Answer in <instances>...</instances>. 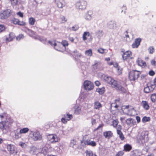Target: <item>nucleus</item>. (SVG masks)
<instances>
[{
    "mask_svg": "<svg viewBox=\"0 0 156 156\" xmlns=\"http://www.w3.org/2000/svg\"><path fill=\"white\" fill-rule=\"evenodd\" d=\"M104 79L105 81L111 85L112 87L116 90L123 93L126 92V90L119 83L114 80L112 77L107 75H105L104 77Z\"/></svg>",
    "mask_w": 156,
    "mask_h": 156,
    "instance_id": "nucleus-1",
    "label": "nucleus"
},
{
    "mask_svg": "<svg viewBox=\"0 0 156 156\" xmlns=\"http://www.w3.org/2000/svg\"><path fill=\"white\" fill-rule=\"evenodd\" d=\"M23 30L26 33L30 36L33 37L35 39H38L41 41L45 43L46 39L43 37H41L38 35L35 34L34 32L32 30L27 28H25L23 29Z\"/></svg>",
    "mask_w": 156,
    "mask_h": 156,
    "instance_id": "nucleus-2",
    "label": "nucleus"
},
{
    "mask_svg": "<svg viewBox=\"0 0 156 156\" xmlns=\"http://www.w3.org/2000/svg\"><path fill=\"white\" fill-rule=\"evenodd\" d=\"M122 110L124 114L129 116H134L136 114V111L133 108H129L127 106L123 108Z\"/></svg>",
    "mask_w": 156,
    "mask_h": 156,
    "instance_id": "nucleus-3",
    "label": "nucleus"
},
{
    "mask_svg": "<svg viewBox=\"0 0 156 156\" xmlns=\"http://www.w3.org/2000/svg\"><path fill=\"white\" fill-rule=\"evenodd\" d=\"M30 135H31V138L34 141H38L41 140L42 135L38 131L31 132Z\"/></svg>",
    "mask_w": 156,
    "mask_h": 156,
    "instance_id": "nucleus-4",
    "label": "nucleus"
},
{
    "mask_svg": "<svg viewBox=\"0 0 156 156\" xmlns=\"http://www.w3.org/2000/svg\"><path fill=\"white\" fill-rule=\"evenodd\" d=\"M48 42L56 50L61 52L64 51L62 49V47L58 45L61 43L55 40L49 41Z\"/></svg>",
    "mask_w": 156,
    "mask_h": 156,
    "instance_id": "nucleus-5",
    "label": "nucleus"
},
{
    "mask_svg": "<svg viewBox=\"0 0 156 156\" xmlns=\"http://www.w3.org/2000/svg\"><path fill=\"white\" fill-rule=\"evenodd\" d=\"M140 74V72L137 70L131 71L129 73V78L131 81L134 80L138 78Z\"/></svg>",
    "mask_w": 156,
    "mask_h": 156,
    "instance_id": "nucleus-6",
    "label": "nucleus"
},
{
    "mask_svg": "<svg viewBox=\"0 0 156 156\" xmlns=\"http://www.w3.org/2000/svg\"><path fill=\"white\" fill-rule=\"evenodd\" d=\"M87 5V2L84 0H80L76 3V6L80 9H85Z\"/></svg>",
    "mask_w": 156,
    "mask_h": 156,
    "instance_id": "nucleus-7",
    "label": "nucleus"
},
{
    "mask_svg": "<svg viewBox=\"0 0 156 156\" xmlns=\"http://www.w3.org/2000/svg\"><path fill=\"white\" fill-rule=\"evenodd\" d=\"M11 126L10 123L8 122H0V129H1L3 132H5L8 130L9 127Z\"/></svg>",
    "mask_w": 156,
    "mask_h": 156,
    "instance_id": "nucleus-8",
    "label": "nucleus"
},
{
    "mask_svg": "<svg viewBox=\"0 0 156 156\" xmlns=\"http://www.w3.org/2000/svg\"><path fill=\"white\" fill-rule=\"evenodd\" d=\"M47 138L48 140L51 143H57L58 141V138L56 134H49L47 136Z\"/></svg>",
    "mask_w": 156,
    "mask_h": 156,
    "instance_id": "nucleus-9",
    "label": "nucleus"
},
{
    "mask_svg": "<svg viewBox=\"0 0 156 156\" xmlns=\"http://www.w3.org/2000/svg\"><path fill=\"white\" fill-rule=\"evenodd\" d=\"M154 85L151 82L148 83L147 86L145 87L144 89V91L146 93H149L152 91L155 88Z\"/></svg>",
    "mask_w": 156,
    "mask_h": 156,
    "instance_id": "nucleus-10",
    "label": "nucleus"
},
{
    "mask_svg": "<svg viewBox=\"0 0 156 156\" xmlns=\"http://www.w3.org/2000/svg\"><path fill=\"white\" fill-rule=\"evenodd\" d=\"M84 87L85 90H90L94 88L93 83L90 81L86 80L83 83Z\"/></svg>",
    "mask_w": 156,
    "mask_h": 156,
    "instance_id": "nucleus-11",
    "label": "nucleus"
},
{
    "mask_svg": "<svg viewBox=\"0 0 156 156\" xmlns=\"http://www.w3.org/2000/svg\"><path fill=\"white\" fill-rule=\"evenodd\" d=\"M11 10L9 9L3 11L0 13V18L2 19H6L11 15Z\"/></svg>",
    "mask_w": 156,
    "mask_h": 156,
    "instance_id": "nucleus-12",
    "label": "nucleus"
},
{
    "mask_svg": "<svg viewBox=\"0 0 156 156\" xmlns=\"http://www.w3.org/2000/svg\"><path fill=\"white\" fill-rule=\"evenodd\" d=\"M132 53L131 51H127L123 53L122 55V58L123 61H127V60L132 58Z\"/></svg>",
    "mask_w": 156,
    "mask_h": 156,
    "instance_id": "nucleus-13",
    "label": "nucleus"
},
{
    "mask_svg": "<svg viewBox=\"0 0 156 156\" xmlns=\"http://www.w3.org/2000/svg\"><path fill=\"white\" fill-rule=\"evenodd\" d=\"M57 7L59 9H62L66 5L65 0H55Z\"/></svg>",
    "mask_w": 156,
    "mask_h": 156,
    "instance_id": "nucleus-14",
    "label": "nucleus"
},
{
    "mask_svg": "<svg viewBox=\"0 0 156 156\" xmlns=\"http://www.w3.org/2000/svg\"><path fill=\"white\" fill-rule=\"evenodd\" d=\"M93 17V13L92 11H87L84 16L85 19L87 21H90Z\"/></svg>",
    "mask_w": 156,
    "mask_h": 156,
    "instance_id": "nucleus-15",
    "label": "nucleus"
},
{
    "mask_svg": "<svg viewBox=\"0 0 156 156\" xmlns=\"http://www.w3.org/2000/svg\"><path fill=\"white\" fill-rule=\"evenodd\" d=\"M7 149L11 154H16V151L14 146L12 145L9 144L7 145Z\"/></svg>",
    "mask_w": 156,
    "mask_h": 156,
    "instance_id": "nucleus-16",
    "label": "nucleus"
},
{
    "mask_svg": "<svg viewBox=\"0 0 156 156\" xmlns=\"http://www.w3.org/2000/svg\"><path fill=\"white\" fill-rule=\"evenodd\" d=\"M74 113L76 115L80 114L81 112V107L78 104L76 105L74 107Z\"/></svg>",
    "mask_w": 156,
    "mask_h": 156,
    "instance_id": "nucleus-17",
    "label": "nucleus"
},
{
    "mask_svg": "<svg viewBox=\"0 0 156 156\" xmlns=\"http://www.w3.org/2000/svg\"><path fill=\"white\" fill-rule=\"evenodd\" d=\"M141 41V39L140 38L136 39L134 43L132 44V48H137L140 45Z\"/></svg>",
    "mask_w": 156,
    "mask_h": 156,
    "instance_id": "nucleus-18",
    "label": "nucleus"
},
{
    "mask_svg": "<svg viewBox=\"0 0 156 156\" xmlns=\"http://www.w3.org/2000/svg\"><path fill=\"white\" fill-rule=\"evenodd\" d=\"M126 123L127 125L132 126L136 124V122L135 120L131 118H129L126 120Z\"/></svg>",
    "mask_w": 156,
    "mask_h": 156,
    "instance_id": "nucleus-19",
    "label": "nucleus"
},
{
    "mask_svg": "<svg viewBox=\"0 0 156 156\" xmlns=\"http://www.w3.org/2000/svg\"><path fill=\"white\" fill-rule=\"evenodd\" d=\"M142 154V152L138 150H135L131 152L132 156H140Z\"/></svg>",
    "mask_w": 156,
    "mask_h": 156,
    "instance_id": "nucleus-20",
    "label": "nucleus"
},
{
    "mask_svg": "<svg viewBox=\"0 0 156 156\" xmlns=\"http://www.w3.org/2000/svg\"><path fill=\"white\" fill-rule=\"evenodd\" d=\"M102 107L101 104L98 101H96L94 103V108L97 110H99Z\"/></svg>",
    "mask_w": 156,
    "mask_h": 156,
    "instance_id": "nucleus-21",
    "label": "nucleus"
},
{
    "mask_svg": "<svg viewBox=\"0 0 156 156\" xmlns=\"http://www.w3.org/2000/svg\"><path fill=\"white\" fill-rule=\"evenodd\" d=\"M136 62L138 65L140 66L145 67L146 66V64L145 62L140 58H138L136 60Z\"/></svg>",
    "mask_w": 156,
    "mask_h": 156,
    "instance_id": "nucleus-22",
    "label": "nucleus"
},
{
    "mask_svg": "<svg viewBox=\"0 0 156 156\" xmlns=\"http://www.w3.org/2000/svg\"><path fill=\"white\" fill-rule=\"evenodd\" d=\"M59 45L62 46L63 50L65 51L66 50V47L68 45V43L66 41L64 40L62 41L61 43H59Z\"/></svg>",
    "mask_w": 156,
    "mask_h": 156,
    "instance_id": "nucleus-23",
    "label": "nucleus"
},
{
    "mask_svg": "<svg viewBox=\"0 0 156 156\" xmlns=\"http://www.w3.org/2000/svg\"><path fill=\"white\" fill-rule=\"evenodd\" d=\"M103 135L105 138L109 139L112 136V133L111 131H108L104 132Z\"/></svg>",
    "mask_w": 156,
    "mask_h": 156,
    "instance_id": "nucleus-24",
    "label": "nucleus"
},
{
    "mask_svg": "<svg viewBox=\"0 0 156 156\" xmlns=\"http://www.w3.org/2000/svg\"><path fill=\"white\" fill-rule=\"evenodd\" d=\"M144 135H141L137 139V142L140 144H143L145 142Z\"/></svg>",
    "mask_w": 156,
    "mask_h": 156,
    "instance_id": "nucleus-25",
    "label": "nucleus"
},
{
    "mask_svg": "<svg viewBox=\"0 0 156 156\" xmlns=\"http://www.w3.org/2000/svg\"><path fill=\"white\" fill-rule=\"evenodd\" d=\"M85 143L86 145H90L93 147L95 146L96 145V144L95 142L90 140H87L85 142Z\"/></svg>",
    "mask_w": 156,
    "mask_h": 156,
    "instance_id": "nucleus-26",
    "label": "nucleus"
},
{
    "mask_svg": "<svg viewBox=\"0 0 156 156\" xmlns=\"http://www.w3.org/2000/svg\"><path fill=\"white\" fill-rule=\"evenodd\" d=\"M141 104L142 106L146 110H148L149 109V106L147 101H142Z\"/></svg>",
    "mask_w": 156,
    "mask_h": 156,
    "instance_id": "nucleus-27",
    "label": "nucleus"
},
{
    "mask_svg": "<svg viewBox=\"0 0 156 156\" xmlns=\"http://www.w3.org/2000/svg\"><path fill=\"white\" fill-rule=\"evenodd\" d=\"M15 36L13 33H10L9 35V37H6V40L8 42L10 41L15 38Z\"/></svg>",
    "mask_w": 156,
    "mask_h": 156,
    "instance_id": "nucleus-28",
    "label": "nucleus"
},
{
    "mask_svg": "<svg viewBox=\"0 0 156 156\" xmlns=\"http://www.w3.org/2000/svg\"><path fill=\"white\" fill-rule=\"evenodd\" d=\"M132 149L131 146L128 144H125L124 146V150L126 151H129Z\"/></svg>",
    "mask_w": 156,
    "mask_h": 156,
    "instance_id": "nucleus-29",
    "label": "nucleus"
},
{
    "mask_svg": "<svg viewBox=\"0 0 156 156\" xmlns=\"http://www.w3.org/2000/svg\"><path fill=\"white\" fill-rule=\"evenodd\" d=\"M90 35L89 32L85 31L84 32L83 35V39L84 41L87 39V37H88Z\"/></svg>",
    "mask_w": 156,
    "mask_h": 156,
    "instance_id": "nucleus-30",
    "label": "nucleus"
},
{
    "mask_svg": "<svg viewBox=\"0 0 156 156\" xmlns=\"http://www.w3.org/2000/svg\"><path fill=\"white\" fill-rule=\"evenodd\" d=\"M29 131V129L27 127L23 128L20 130V133L21 134H24L27 133Z\"/></svg>",
    "mask_w": 156,
    "mask_h": 156,
    "instance_id": "nucleus-31",
    "label": "nucleus"
},
{
    "mask_svg": "<svg viewBox=\"0 0 156 156\" xmlns=\"http://www.w3.org/2000/svg\"><path fill=\"white\" fill-rule=\"evenodd\" d=\"M61 130L62 132V133L64 135L67 134L69 133V129L66 127L62 126Z\"/></svg>",
    "mask_w": 156,
    "mask_h": 156,
    "instance_id": "nucleus-32",
    "label": "nucleus"
},
{
    "mask_svg": "<svg viewBox=\"0 0 156 156\" xmlns=\"http://www.w3.org/2000/svg\"><path fill=\"white\" fill-rule=\"evenodd\" d=\"M35 22V19L33 17L30 18L29 19V23L30 25H33Z\"/></svg>",
    "mask_w": 156,
    "mask_h": 156,
    "instance_id": "nucleus-33",
    "label": "nucleus"
},
{
    "mask_svg": "<svg viewBox=\"0 0 156 156\" xmlns=\"http://www.w3.org/2000/svg\"><path fill=\"white\" fill-rule=\"evenodd\" d=\"M96 91L98 92L100 94H102L104 93L105 88L103 87L101 88H98L96 89Z\"/></svg>",
    "mask_w": 156,
    "mask_h": 156,
    "instance_id": "nucleus-34",
    "label": "nucleus"
},
{
    "mask_svg": "<svg viewBox=\"0 0 156 156\" xmlns=\"http://www.w3.org/2000/svg\"><path fill=\"white\" fill-rule=\"evenodd\" d=\"M117 133L119 135V137L121 140H123L124 139L125 137L122 133L121 131H117Z\"/></svg>",
    "mask_w": 156,
    "mask_h": 156,
    "instance_id": "nucleus-35",
    "label": "nucleus"
},
{
    "mask_svg": "<svg viewBox=\"0 0 156 156\" xmlns=\"http://www.w3.org/2000/svg\"><path fill=\"white\" fill-rule=\"evenodd\" d=\"M150 118L149 117L144 116L143 118L142 121L144 123L147 122H149L150 120Z\"/></svg>",
    "mask_w": 156,
    "mask_h": 156,
    "instance_id": "nucleus-36",
    "label": "nucleus"
},
{
    "mask_svg": "<svg viewBox=\"0 0 156 156\" xmlns=\"http://www.w3.org/2000/svg\"><path fill=\"white\" fill-rule=\"evenodd\" d=\"M64 117L68 120L69 121L73 118V115L71 114H69V113H67L66 115H64Z\"/></svg>",
    "mask_w": 156,
    "mask_h": 156,
    "instance_id": "nucleus-37",
    "label": "nucleus"
},
{
    "mask_svg": "<svg viewBox=\"0 0 156 156\" xmlns=\"http://www.w3.org/2000/svg\"><path fill=\"white\" fill-rule=\"evenodd\" d=\"M120 99H116L115 100V102L114 103H112L111 105L112 106H114L116 108H117L118 107V105H117L118 103H119V101Z\"/></svg>",
    "mask_w": 156,
    "mask_h": 156,
    "instance_id": "nucleus-38",
    "label": "nucleus"
},
{
    "mask_svg": "<svg viewBox=\"0 0 156 156\" xmlns=\"http://www.w3.org/2000/svg\"><path fill=\"white\" fill-rule=\"evenodd\" d=\"M85 54L89 56H91L92 54V50L91 49H89L87 50L85 52Z\"/></svg>",
    "mask_w": 156,
    "mask_h": 156,
    "instance_id": "nucleus-39",
    "label": "nucleus"
},
{
    "mask_svg": "<svg viewBox=\"0 0 156 156\" xmlns=\"http://www.w3.org/2000/svg\"><path fill=\"white\" fill-rule=\"evenodd\" d=\"M98 51L100 53L103 54L105 52H106L107 50L103 48H99L98 49Z\"/></svg>",
    "mask_w": 156,
    "mask_h": 156,
    "instance_id": "nucleus-40",
    "label": "nucleus"
},
{
    "mask_svg": "<svg viewBox=\"0 0 156 156\" xmlns=\"http://www.w3.org/2000/svg\"><path fill=\"white\" fill-rule=\"evenodd\" d=\"M15 133V138L16 139H18L20 138L21 137L20 134H21L20 133V132H19L18 131H14Z\"/></svg>",
    "mask_w": 156,
    "mask_h": 156,
    "instance_id": "nucleus-41",
    "label": "nucleus"
},
{
    "mask_svg": "<svg viewBox=\"0 0 156 156\" xmlns=\"http://www.w3.org/2000/svg\"><path fill=\"white\" fill-rule=\"evenodd\" d=\"M151 99L152 102H155L156 101V93H154L151 95Z\"/></svg>",
    "mask_w": 156,
    "mask_h": 156,
    "instance_id": "nucleus-42",
    "label": "nucleus"
},
{
    "mask_svg": "<svg viewBox=\"0 0 156 156\" xmlns=\"http://www.w3.org/2000/svg\"><path fill=\"white\" fill-rule=\"evenodd\" d=\"M148 50L150 54H152L154 52V49L153 46H150L148 48Z\"/></svg>",
    "mask_w": 156,
    "mask_h": 156,
    "instance_id": "nucleus-43",
    "label": "nucleus"
},
{
    "mask_svg": "<svg viewBox=\"0 0 156 156\" xmlns=\"http://www.w3.org/2000/svg\"><path fill=\"white\" fill-rule=\"evenodd\" d=\"M109 27L110 28L115 29L116 27V24L115 23H112L109 24Z\"/></svg>",
    "mask_w": 156,
    "mask_h": 156,
    "instance_id": "nucleus-44",
    "label": "nucleus"
},
{
    "mask_svg": "<svg viewBox=\"0 0 156 156\" xmlns=\"http://www.w3.org/2000/svg\"><path fill=\"white\" fill-rule=\"evenodd\" d=\"M76 144V141L74 140H71L69 146L70 147H73L74 145Z\"/></svg>",
    "mask_w": 156,
    "mask_h": 156,
    "instance_id": "nucleus-45",
    "label": "nucleus"
},
{
    "mask_svg": "<svg viewBox=\"0 0 156 156\" xmlns=\"http://www.w3.org/2000/svg\"><path fill=\"white\" fill-rule=\"evenodd\" d=\"M119 123V121L118 120H114L112 122V125L114 127H116Z\"/></svg>",
    "mask_w": 156,
    "mask_h": 156,
    "instance_id": "nucleus-46",
    "label": "nucleus"
},
{
    "mask_svg": "<svg viewBox=\"0 0 156 156\" xmlns=\"http://www.w3.org/2000/svg\"><path fill=\"white\" fill-rule=\"evenodd\" d=\"M12 5H16L17 4L18 0H10Z\"/></svg>",
    "mask_w": 156,
    "mask_h": 156,
    "instance_id": "nucleus-47",
    "label": "nucleus"
},
{
    "mask_svg": "<svg viewBox=\"0 0 156 156\" xmlns=\"http://www.w3.org/2000/svg\"><path fill=\"white\" fill-rule=\"evenodd\" d=\"M115 68H117V70L118 71V73L119 74L121 73V70L119 69V67H118V64L117 63H115L113 64Z\"/></svg>",
    "mask_w": 156,
    "mask_h": 156,
    "instance_id": "nucleus-48",
    "label": "nucleus"
},
{
    "mask_svg": "<svg viewBox=\"0 0 156 156\" xmlns=\"http://www.w3.org/2000/svg\"><path fill=\"white\" fill-rule=\"evenodd\" d=\"M79 27L78 25H74L72 28V30L73 31H76L78 30Z\"/></svg>",
    "mask_w": 156,
    "mask_h": 156,
    "instance_id": "nucleus-49",
    "label": "nucleus"
},
{
    "mask_svg": "<svg viewBox=\"0 0 156 156\" xmlns=\"http://www.w3.org/2000/svg\"><path fill=\"white\" fill-rule=\"evenodd\" d=\"M124 154V152L123 151H119L117 154H116L115 156H122Z\"/></svg>",
    "mask_w": 156,
    "mask_h": 156,
    "instance_id": "nucleus-50",
    "label": "nucleus"
},
{
    "mask_svg": "<svg viewBox=\"0 0 156 156\" xmlns=\"http://www.w3.org/2000/svg\"><path fill=\"white\" fill-rule=\"evenodd\" d=\"M60 19L62 23H64L67 21V19L63 16H62L60 18Z\"/></svg>",
    "mask_w": 156,
    "mask_h": 156,
    "instance_id": "nucleus-51",
    "label": "nucleus"
},
{
    "mask_svg": "<svg viewBox=\"0 0 156 156\" xmlns=\"http://www.w3.org/2000/svg\"><path fill=\"white\" fill-rule=\"evenodd\" d=\"M24 36L23 34H20L19 36H18L16 38L17 40L18 41H20L21 39H23V38Z\"/></svg>",
    "mask_w": 156,
    "mask_h": 156,
    "instance_id": "nucleus-52",
    "label": "nucleus"
},
{
    "mask_svg": "<svg viewBox=\"0 0 156 156\" xmlns=\"http://www.w3.org/2000/svg\"><path fill=\"white\" fill-rule=\"evenodd\" d=\"M19 20L18 19L14 18L12 20V22L14 24H18Z\"/></svg>",
    "mask_w": 156,
    "mask_h": 156,
    "instance_id": "nucleus-53",
    "label": "nucleus"
},
{
    "mask_svg": "<svg viewBox=\"0 0 156 156\" xmlns=\"http://www.w3.org/2000/svg\"><path fill=\"white\" fill-rule=\"evenodd\" d=\"M96 35H98V37H100L103 35V33L102 31L99 30L96 33Z\"/></svg>",
    "mask_w": 156,
    "mask_h": 156,
    "instance_id": "nucleus-54",
    "label": "nucleus"
},
{
    "mask_svg": "<svg viewBox=\"0 0 156 156\" xmlns=\"http://www.w3.org/2000/svg\"><path fill=\"white\" fill-rule=\"evenodd\" d=\"M5 29V27L3 25H0V32L3 31Z\"/></svg>",
    "mask_w": 156,
    "mask_h": 156,
    "instance_id": "nucleus-55",
    "label": "nucleus"
},
{
    "mask_svg": "<svg viewBox=\"0 0 156 156\" xmlns=\"http://www.w3.org/2000/svg\"><path fill=\"white\" fill-rule=\"evenodd\" d=\"M68 120L65 118H62L61 119V121L63 123H66L67 122Z\"/></svg>",
    "mask_w": 156,
    "mask_h": 156,
    "instance_id": "nucleus-56",
    "label": "nucleus"
},
{
    "mask_svg": "<svg viewBox=\"0 0 156 156\" xmlns=\"http://www.w3.org/2000/svg\"><path fill=\"white\" fill-rule=\"evenodd\" d=\"M19 144L23 148H25L26 147V144L24 143L20 142Z\"/></svg>",
    "mask_w": 156,
    "mask_h": 156,
    "instance_id": "nucleus-57",
    "label": "nucleus"
},
{
    "mask_svg": "<svg viewBox=\"0 0 156 156\" xmlns=\"http://www.w3.org/2000/svg\"><path fill=\"white\" fill-rule=\"evenodd\" d=\"M98 65V63L96 62L94 65H93V67L94 69H96L97 68V66Z\"/></svg>",
    "mask_w": 156,
    "mask_h": 156,
    "instance_id": "nucleus-58",
    "label": "nucleus"
},
{
    "mask_svg": "<svg viewBox=\"0 0 156 156\" xmlns=\"http://www.w3.org/2000/svg\"><path fill=\"white\" fill-rule=\"evenodd\" d=\"M18 24L20 26H25L26 24V23L23 21H20L19 20Z\"/></svg>",
    "mask_w": 156,
    "mask_h": 156,
    "instance_id": "nucleus-59",
    "label": "nucleus"
},
{
    "mask_svg": "<svg viewBox=\"0 0 156 156\" xmlns=\"http://www.w3.org/2000/svg\"><path fill=\"white\" fill-rule=\"evenodd\" d=\"M149 74L151 76H153L155 74V72L154 71L151 70L149 72Z\"/></svg>",
    "mask_w": 156,
    "mask_h": 156,
    "instance_id": "nucleus-60",
    "label": "nucleus"
},
{
    "mask_svg": "<svg viewBox=\"0 0 156 156\" xmlns=\"http://www.w3.org/2000/svg\"><path fill=\"white\" fill-rule=\"evenodd\" d=\"M93 153L91 151H89L87 153V156H91Z\"/></svg>",
    "mask_w": 156,
    "mask_h": 156,
    "instance_id": "nucleus-61",
    "label": "nucleus"
},
{
    "mask_svg": "<svg viewBox=\"0 0 156 156\" xmlns=\"http://www.w3.org/2000/svg\"><path fill=\"white\" fill-rule=\"evenodd\" d=\"M136 119L137 121V123H138L140 122V119L139 116H136Z\"/></svg>",
    "mask_w": 156,
    "mask_h": 156,
    "instance_id": "nucleus-62",
    "label": "nucleus"
},
{
    "mask_svg": "<svg viewBox=\"0 0 156 156\" xmlns=\"http://www.w3.org/2000/svg\"><path fill=\"white\" fill-rule=\"evenodd\" d=\"M151 64L152 65L154 66L156 64V61L154 60H152L151 61Z\"/></svg>",
    "mask_w": 156,
    "mask_h": 156,
    "instance_id": "nucleus-63",
    "label": "nucleus"
},
{
    "mask_svg": "<svg viewBox=\"0 0 156 156\" xmlns=\"http://www.w3.org/2000/svg\"><path fill=\"white\" fill-rule=\"evenodd\" d=\"M91 122L92 125L95 124L96 123V120L95 119L92 118L91 119Z\"/></svg>",
    "mask_w": 156,
    "mask_h": 156,
    "instance_id": "nucleus-64",
    "label": "nucleus"
}]
</instances>
